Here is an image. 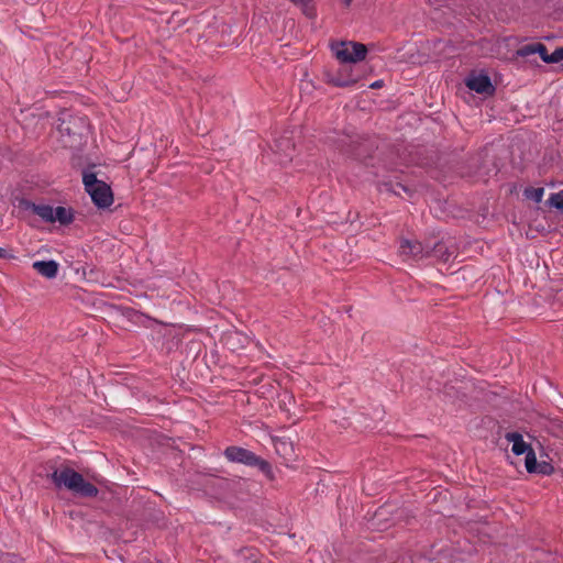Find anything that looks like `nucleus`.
<instances>
[{"label":"nucleus","mask_w":563,"mask_h":563,"mask_svg":"<svg viewBox=\"0 0 563 563\" xmlns=\"http://www.w3.org/2000/svg\"><path fill=\"white\" fill-rule=\"evenodd\" d=\"M18 208L38 216L44 222L53 223V207L44 203H35L26 198L18 200Z\"/></svg>","instance_id":"obj_10"},{"label":"nucleus","mask_w":563,"mask_h":563,"mask_svg":"<svg viewBox=\"0 0 563 563\" xmlns=\"http://www.w3.org/2000/svg\"><path fill=\"white\" fill-rule=\"evenodd\" d=\"M346 7H349L353 0H342Z\"/></svg>","instance_id":"obj_26"},{"label":"nucleus","mask_w":563,"mask_h":563,"mask_svg":"<svg viewBox=\"0 0 563 563\" xmlns=\"http://www.w3.org/2000/svg\"><path fill=\"white\" fill-rule=\"evenodd\" d=\"M383 85H384V81L379 79V80H376V81L372 82V84L369 85V88H372V89H378V88H382V87H383Z\"/></svg>","instance_id":"obj_24"},{"label":"nucleus","mask_w":563,"mask_h":563,"mask_svg":"<svg viewBox=\"0 0 563 563\" xmlns=\"http://www.w3.org/2000/svg\"><path fill=\"white\" fill-rule=\"evenodd\" d=\"M87 130L86 120L78 117H70L68 120L63 119L58 124L60 135L69 137V142H65V145L69 147L81 144L82 136Z\"/></svg>","instance_id":"obj_4"},{"label":"nucleus","mask_w":563,"mask_h":563,"mask_svg":"<svg viewBox=\"0 0 563 563\" xmlns=\"http://www.w3.org/2000/svg\"><path fill=\"white\" fill-rule=\"evenodd\" d=\"M543 194H544V188H542V187H538V188L530 187L525 190V196L536 202H540L542 200Z\"/></svg>","instance_id":"obj_19"},{"label":"nucleus","mask_w":563,"mask_h":563,"mask_svg":"<svg viewBox=\"0 0 563 563\" xmlns=\"http://www.w3.org/2000/svg\"><path fill=\"white\" fill-rule=\"evenodd\" d=\"M48 478L57 488L65 487L79 497L91 498L99 493L93 484L87 482L80 473L68 466L54 470Z\"/></svg>","instance_id":"obj_1"},{"label":"nucleus","mask_w":563,"mask_h":563,"mask_svg":"<svg viewBox=\"0 0 563 563\" xmlns=\"http://www.w3.org/2000/svg\"><path fill=\"white\" fill-rule=\"evenodd\" d=\"M332 52L343 64L363 60L367 54V47L357 42H341L332 45Z\"/></svg>","instance_id":"obj_5"},{"label":"nucleus","mask_w":563,"mask_h":563,"mask_svg":"<svg viewBox=\"0 0 563 563\" xmlns=\"http://www.w3.org/2000/svg\"><path fill=\"white\" fill-rule=\"evenodd\" d=\"M294 3L301 5L305 13L309 16H313L312 9L309 7L311 0H291Z\"/></svg>","instance_id":"obj_22"},{"label":"nucleus","mask_w":563,"mask_h":563,"mask_svg":"<svg viewBox=\"0 0 563 563\" xmlns=\"http://www.w3.org/2000/svg\"><path fill=\"white\" fill-rule=\"evenodd\" d=\"M456 255L455 243L448 240L433 241L428 239V253L427 260L448 263L451 258Z\"/></svg>","instance_id":"obj_6"},{"label":"nucleus","mask_w":563,"mask_h":563,"mask_svg":"<svg viewBox=\"0 0 563 563\" xmlns=\"http://www.w3.org/2000/svg\"><path fill=\"white\" fill-rule=\"evenodd\" d=\"M465 85L468 89L486 96H492L495 92V86L490 78L486 74H474L472 73L465 80Z\"/></svg>","instance_id":"obj_9"},{"label":"nucleus","mask_w":563,"mask_h":563,"mask_svg":"<svg viewBox=\"0 0 563 563\" xmlns=\"http://www.w3.org/2000/svg\"><path fill=\"white\" fill-rule=\"evenodd\" d=\"M506 440L512 443L511 451L515 455H522L530 451L532 448L528 444L523 437L518 432H508L506 434Z\"/></svg>","instance_id":"obj_13"},{"label":"nucleus","mask_w":563,"mask_h":563,"mask_svg":"<svg viewBox=\"0 0 563 563\" xmlns=\"http://www.w3.org/2000/svg\"><path fill=\"white\" fill-rule=\"evenodd\" d=\"M74 221V213L70 208L58 206L53 208V223L59 222L62 225H68Z\"/></svg>","instance_id":"obj_14"},{"label":"nucleus","mask_w":563,"mask_h":563,"mask_svg":"<svg viewBox=\"0 0 563 563\" xmlns=\"http://www.w3.org/2000/svg\"><path fill=\"white\" fill-rule=\"evenodd\" d=\"M534 54H539L540 58L544 63L552 64V54H548L547 46L542 43L527 44L518 48L516 52V55L519 57H528Z\"/></svg>","instance_id":"obj_11"},{"label":"nucleus","mask_w":563,"mask_h":563,"mask_svg":"<svg viewBox=\"0 0 563 563\" xmlns=\"http://www.w3.org/2000/svg\"><path fill=\"white\" fill-rule=\"evenodd\" d=\"M223 455L231 463H239L251 467H257L258 471L264 474L268 481L275 479V473L271 463L247 449L231 445L225 448Z\"/></svg>","instance_id":"obj_2"},{"label":"nucleus","mask_w":563,"mask_h":563,"mask_svg":"<svg viewBox=\"0 0 563 563\" xmlns=\"http://www.w3.org/2000/svg\"><path fill=\"white\" fill-rule=\"evenodd\" d=\"M82 183L92 202L98 208L106 209L113 203L111 187L104 181L99 180L95 173L85 170L82 173Z\"/></svg>","instance_id":"obj_3"},{"label":"nucleus","mask_w":563,"mask_h":563,"mask_svg":"<svg viewBox=\"0 0 563 563\" xmlns=\"http://www.w3.org/2000/svg\"><path fill=\"white\" fill-rule=\"evenodd\" d=\"M429 1L431 2L432 0H429Z\"/></svg>","instance_id":"obj_29"},{"label":"nucleus","mask_w":563,"mask_h":563,"mask_svg":"<svg viewBox=\"0 0 563 563\" xmlns=\"http://www.w3.org/2000/svg\"><path fill=\"white\" fill-rule=\"evenodd\" d=\"M563 60V46L552 53V64Z\"/></svg>","instance_id":"obj_23"},{"label":"nucleus","mask_w":563,"mask_h":563,"mask_svg":"<svg viewBox=\"0 0 563 563\" xmlns=\"http://www.w3.org/2000/svg\"><path fill=\"white\" fill-rule=\"evenodd\" d=\"M32 267L36 273H38L41 276L53 279L57 276L59 264L54 260L48 261H35L32 264Z\"/></svg>","instance_id":"obj_12"},{"label":"nucleus","mask_w":563,"mask_h":563,"mask_svg":"<svg viewBox=\"0 0 563 563\" xmlns=\"http://www.w3.org/2000/svg\"><path fill=\"white\" fill-rule=\"evenodd\" d=\"M361 78L360 70L346 64L342 65L335 73L327 74V82L340 88L354 87Z\"/></svg>","instance_id":"obj_7"},{"label":"nucleus","mask_w":563,"mask_h":563,"mask_svg":"<svg viewBox=\"0 0 563 563\" xmlns=\"http://www.w3.org/2000/svg\"><path fill=\"white\" fill-rule=\"evenodd\" d=\"M229 344H231L232 349H234V344H236V341H233V343L230 342Z\"/></svg>","instance_id":"obj_27"},{"label":"nucleus","mask_w":563,"mask_h":563,"mask_svg":"<svg viewBox=\"0 0 563 563\" xmlns=\"http://www.w3.org/2000/svg\"><path fill=\"white\" fill-rule=\"evenodd\" d=\"M8 257V250L0 247V258H7Z\"/></svg>","instance_id":"obj_25"},{"label":"nucleus","mask_w":563,"mask_h":563,"mask_svg":"<svg viewBox=\"0 0 563 563\" xmlns=\"http://www.w3.org/2000/svg\"><path fill=\"white\" fill-rule=\"evenodd\" d=\"M401 256L419 262L427 260L428 239L424 241L401 239L399 242Z\"/></svg>","instance_id":"obj_8"},{"label":"nucleus","mask_w":563,"mask_h":563,"mask_svg":"<svg viewBox=\"0 0 563 563\" xmlns=\"http://www.w3.org/2000/svg\"><path fill=\"white\" fill-rule=\"evenodd\" d=\"M276 147L277 148H284L285 147V158H280L282 163L284 161H286V159L290 161L292 158L294 147H292L291 142H290L289 139L283 137L280 140L276 141Z\"/></svg>","instance_id":"obj_15"},{"label":"nucleus","mask_w":563,"mask_h":563,"mask_svg":"<svg viewBox=\"0 0 563 563\" xmlns=\"http://www.w3.org/2000/svg\"><path fill=\"white\" fill-rule=\"evenodd\" d=\"M548 205L560 210L563 213V189L551 194L548 199Z\"/></svg>","instance_id":"obj_18"},{"label":"nucleus","mask_w":563,"mask_h":563,"mask_svg":"<svg viewBox=\"0 0 563 563\" xmlns=\"http://www.w3.org/2000/svg\"><path fill=\"white\" fill-rule=\"evenodd\" d=\"M525 465L528 473L532 474L538 470V461L533 449L526 453Z\"/></svg>","instance_id":"obj_17"},{"label":"nucleus","mask_w":563,"mask_h":563,"mask_svg":"<svg viewBox=\"0 0 563 563\" xmlns=\"http://www.w3.org/2000/svg\"><path fill=\"white\" fill-rule=\"evenodd\" d=\"M229 344H231L232 349H234V344H236V341H233V343L230 342Z\"/></svg>","instance_id":"obj_28"},{"label":"nucleus","mask_w":563,"mask_h":563,"mask_svg":"<svg viewBox=\"0 0 563 563\" xmlns=\"http://www.w3.org/2000/svg\"><path fill=\"white\" fill-rule=\"evenodd\" d=\"M534 473L549 476L554 473V466L551 463L543 461L538 463V470H536Z\"/></svg>","instance_id":"obj_20"},{"label":"nucleus","mask_w":563,"mask_h":563,"mask_svg":"<svg viewBox=\"0 0 563 563\" xmlns=\"http://www.w3.org/2000/svg\"><path fill=\"white\" fill-rule=\"evenodd\" d=\"M382 187L384 190L393 192L394 195L397 196L400 195V190L405 192H410V189L400 183L385 181L382 184Z\"/></svg>","instance_id":"obj_16"},{"label":"nucleus","mask_w":563,"mask_h":563,"mask_svg":"<svg viewBox=\"0 0 563 563\" xmlns=\"http://www.w3.org/2000/svg\"><path fill=\"white\" fill-rule=\"evenodd\" d=\"M232 341H238V343L241 346H244L249 342V338L246 335L235 332V333L228 335V338H227V343H230Z\"/></svg>","instance_id":"obj_21"}]
</instances>
